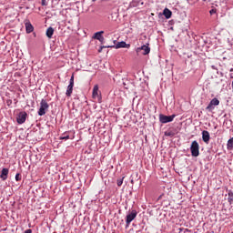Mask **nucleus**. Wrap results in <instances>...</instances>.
I'll return each mask as SVG.
<instances>
[{"mask_svg":"<svg viewBox=\"0 0 233 233\" xmlns=\"http://www.w3.org/2000/svg\"><path fill=\"white\" fill-rule=\"evenodd\" d=\"M190 151H191V156L193 157H198V156H199V143H198V141L194 140L191 143Z\"/></svg>","mask_w":233,"mask_h":233,"instance_id":"obj_1","label":"nucleus"},{"mask_svg":"<svg viewBox=\"0 0 233 233\" xmlns=\"http://www.w3.org/2000/svg\"><path fill=\"white\" fill-rule=\"evenodd\" d=\"M175 117H176V115L167 116V115L160 114L158 116V119L162 124L172 123Z\"/></svg>","mask_w":233,"mask_h":233,"instance_id":"obj_2","label":"nucleus"},{"mask_svg":"<svg viewBox=\"0 0 233 233\" xmlns=\"http://www.w3.org/2000/svg\"><path fill=\"white\" fill-rule=\"evenodd\" d=\"M46 110H48V103L46 100L42 99L40 103V108L38 110V116H45V114H46Z\"/></svg>","mask_w":233,"mask_h":233,"instance_id":"obj_3","label":"nucleus"},{"mask_svg":"<svg viewBox=\"0 0 233 233\" xmlns=\"http://www.w3.org/2000/svg\"><path fill=\"white\" fill-rule=\"evenodd\" d=\"M137 217V211L132 210V211L127 216V218H126L127 226L128 227V225H130V223H132V221H134Z\"/></svg>","mask_w":233,"mask_h":233,"instance_id":"obj_4","label":"nucleus"},{"mask_svg":"<svg viewBox=\"0 0 233 233\" xmlns=\"http://www.w3.org/2000/svg\"><path fill=\"white\" fill-rule=\"evenodd\" d=\"M219 105V100L218 98H213L208 106L206 107V110H208V112H212L214 110V106H218Z\"/></svg>","mask_w":233,"mask_h":233,"instance_id":"obj_5","label":"nucleus"},{"mask_svg":"<svg viewBox=\"0 0 233 233\" xmlns=\"http://www.w3.org/2000/svg\"><path fill=\"white\" fill-rule=\"evenodd\" d=\"M141 51H143V56H148V54H150V47L147 45H144L137 48V54H139Z\"/></svg>","mask_w":233,"mask_h":233,"instance_id":"obj_6","label":"nucleus"},{"mask_svg":"<svg viewBox=\"0 0 233 233\" xmlns=\"http://www.w3.org/2000/svg\"><path fill=\"white\" fill-rule=\"evenodd\" d=\"M73 90H74V76H71L69 85L67 86V90H66V93L67 97H70V96H72Z\"/></svg>","mask_w":233,"mask_h":233,"instance_id":"obj_7","label":"nucleus"},{"mask_svg":"<svg viewBox=\"0 0 233 233\" xmlns=\"http://www.w3.org/2000/svg\"><path fill=\"white\" fill-rule=\"evenodd\" d=\"M16 121L18 125H23V123L26 121V112H20L16 118Z\"/></svg>","mask_w":233,"mask_h":233,"instance_id":"obj_8","label":"nucleus"},{"mask_svg":"<svg viewBox=\"0 0 233 233\" xmlns=\"http://www.w3.org/2000/svg\"><path fill=\"white\" fill-rule=\"evenodd\" d=\"M202 140L204 141V143H207V145H208V142L210 141V133H208V131H202Z\"/></svg>","mask_w":233,"mask_h":233,"instance_id":"obj_9","label":"nucleus"},{"mask_svg":"<svg viewBox=\"0 0 233 233\" xmlns=\"http://www.w3.org/2000/svg\"><path fill=\"white\" fill-rule=\"evenodd\" d=\"M103 34H105L104 31H99L95 33L93 39H97V41H104L105 37H103Z\"/></svg>","mask_w":233,"mask_h":233,"instance_id":"obj_10","label":"nucleus"},{"mask_svg":"<svg viewBox=\"0 0 233 233\" xmlns=\"http://www.w3.org/2000/svg\"><path fill=\"white\" fill-rule=\"evenodd\" d=\"M0 177L3 179V181H6V179H8V168L2 169Z\"/></svg>","mask_w":233,"mask_h":233,"instance_id":"obj_11","label":"nucleus"},{"mask_svg":"<svg viewBox=\"0 0 233 233\" xmlns=\"http://www.w3.org/2000/svg\"><path fill=\"white\" fill-rule=\"evenodd\" d=\"M130 46V44H127V42L125 41H122V42H118L116 45V48H128Z\"/></svg>","mask_w":233,"mask_h":233,"instance_id":"obj_12","label":"nucleus"},{"mask_svg":"<svg viewBox=\"0 0 233 233\" xmlns=\"http://www.w3.org/2000/svg\"><path fill=\"white\" fill-rule=\"evenodd\" d=\"M163 15H165L166 19H170V17H172V11H170L168 8H165L163 11Z\"/></svg>","mask_w":233,"mask_h":233,"instance_id":"obj_13","label":"nucleus"},{"mask_svg":"<svg viewBox=\"0 0 233 233\" xmlns=\"http://www.w3.org/2000/svg\"><path fill=\"white\" fill-rule=\"evenodd\" d=\"M25 31L27 34H32L34 32V25L30 23H25Z\"/></svg>","mask_w":233,"mask_h":233,"instance_id":"obj_14","label":"nucleus"},{"mask_svg":"<svg viewBox=\"0 0 233 233\" xmlns=\"http://www.w3.org/2000/svg\"><path fill=\"white\" fill-rule=\"evenodd\" d=\"M93 97L96 99V97H99V86H95L93 88Z\"/></svg>","mask_w":233,"mask_h":233,"instance_id":"obj_15","label":"nucleus"},{"mask_svg":"<svg viewBox=\"0 0 233 233\" xmlns=\"http://www.w3.org/2000/svg\"><path fill=\"white\" fill-rule=\"evenodd\" d=\"M228 201L229 205H232V203H233V192L231 190H229L228 193Z\"/></svg>","mask_w":233,"mask_h":233,"instance_id":"obj_16","label":"nucleus"},{"mask_svg":"<svg viewBox=\"0 0 233 233\" xmlns=\"http://www.w3.org/2000/svg\"><path fill=\"white\" fill-rule=\"evenodd\" d=\"M227 148H228V150H232V148H233V137L228 139V144H227Z\"/></svg>","mask_w":233,"mask_h":233,"instance_id":"obj_17","label":"nucleus"},{"mask_svg":"<svg viewBox=\"0 0 233 233\" xmlns=\"http://www.w3.org/2000/svg\"><path fill=\"white\" fill-rule=\"evenodd\" d=\"M46 35L47 37H52V35H54V28L52 27H49L47 30H46Z\"/></svg>","mask_w":233,"mask_h":233,"instance_id":"obj_18","label":"nucleus"},{"mask_svg":"<svg viewBox=\"0 0 233 233\" xmlns=\"http://www.w3.org/2000/svg\"><path fill=\"white\" fill-rule=\"evenodd\" d=\"M165 136H166L167 137H174L175 134H174V132H172V131H166V132H165Z\"/></svg>","mask_w":233,"mask_h":233,"instance_id":"obj_19","label":"nucleus"},{"mask_svg":"<svg viewBox=\"0 0 233 233\" xmlns=\"http://www.w3.org/2000/svg\"><path fill=\"white\" fill-rule=\"evenodd\" d=\"M124 179H125V177H123L122 178H118V179L116 180V185H117V187H121V185H123Z\"/></svg>","mask_w":233,"mask_h":233,"instance_id":"obj_20","label":"nucleus"},{"mask_svg":"<svg viewBox=\"0 0 233 233\" xmlns=\"http://www.w3.org/2000/svg\"><path fill=\"white\" fill-rule=\"evenodd\" d=\"M21 175L19 174V173H17L16 175H15V181H21V177H20Z\"/></svg>","mask_w":233,"mask_h":233,"instance_id":"obj_21","label":"nucleus"},{"mask_svg":"<svg viewBox=\"0 0 233 233\" xmlns=\"http://www.w3.org/2000/svg\"><path fill=\"white\" fill-rule=\"evenodd\" d=\"M70 136L66 135L65 137H60V139H69Z\"/></svg>","mask_w":233,"mask_h":233,"instance_id":"obj_22","label":"nucleus"},{"mask_svg":"<svg viewBox=\"0 0 233 233\" xmlns=\"http://www.w3.org/2000/svg\"><path fill=\"white\" fill-rule=\"evenodd\" d=\"M209 14H216V10H214V9H211L210 11H209Z\"/></svg>","mask_w":233,"mask_h":233,"instance_id":"obj_23","label":"nucleus"},{"mask_svg":"<svg viewBox=\"0 0 233 233\" xmlns=\"http://www.w3.org/2000/svg\"><path fill=\"white\" fill-rule=\"evenodd\" d=\"M24 233H32V229H26Z\"/></svg>","mask_w":233,"mask_h":233,"instance_id":"obj_24","label":"nucleus"},{"mask_svg":"<svg viewBox=\"0 0 233 233\" xmlns=\"http://www.w3.org/2000/svg\"><path fill=\"white\" fill-rule=\"evenodd\" d=\"M184 233H190V230H188V229H184Z\"/></svg>","mask_w":233,"mask_h":233,"instance_id":"obj_25","label":"nucleus"},{"mask_svg":"<svg viewBox=\"0 0 233 233\" xmlns=\"http://www.w3.org/2000/svg\"><path fill=\"white\" fill-rule=\"evenodd\" d=\"M107 48H112V46H107Z\"/></svg>","mask_w":233,"mask_h":233,"instance_id":"obj_26","label":"nucleus"}]
</instances>
